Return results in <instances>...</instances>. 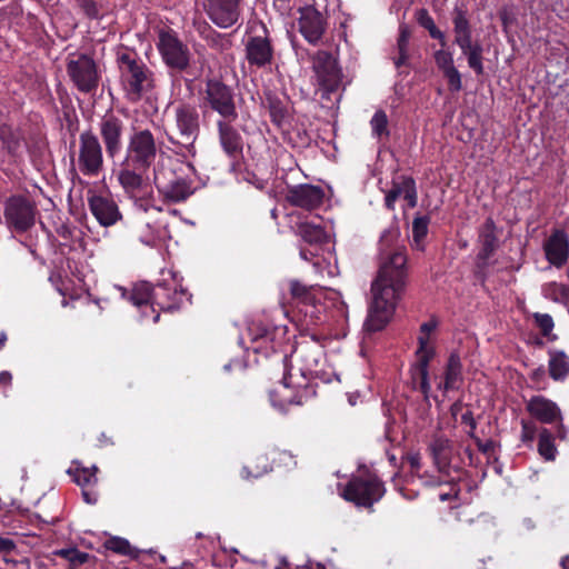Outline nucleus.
<instances>
[{
  "instance_id": "obj_1",
  "label": "nucleus",
  "mask_w": 569,
  "mask_h": 569,
  "mask_svg": "<svg viewBox=\"0 0 569 569\" xmlns=\"http://www.w3.org/2000/svg\"><path fill=\"white\" fill-rule=\"evenodd\" d=\"M399 237L397 226H390L380 237L382 263L371 284L372 299L363 325L367 332L380 331L388 325L406 287L407 256L398 243Z\"/></svg>"
},
{
  "instance_id": "obj_2",
  "label": "nucleus",
  "mask_w": 569,
  "mask_h": 569,
  "mask_svg": "<svg viewBox=\"0 0 569 569\" xmlns=\"http://www.w3.org/2000/svg\"><path fill=\"white\" fill-rule=\"evenodd\" d=\"M186 171H193L191 163H183L169 156L159 158L153 168V182L167 201L181 202L193 193L192 182Z\"/></svg>"
},
{
  "instance_id": "obj_3",
  "label": "nucleus",
  "mask_w": 569,
  "mask_h": 569,
  "mask_svg": "<svg viewBox=\"0 0 569 569\" xmlns=\"http://www.w3.org/2000/svg\"><path fill=\"white\" fill-rule=\"evenodd\" d=\"M120 82L126 98L138 102L153 88V73L137 52L121 49L117 53Z\"/></svg>"
},
{
  "instance_id": "obj_4",
  "label": "nucleus",
  "mask_w": 569,
  "mask_h": 569,
  "mask_svg": "<svg viewBox=\"0 0 569 569\" xmlns=\"http://www.w3.org/2000/svg\"><path fill=\"white\" fill-rule=\"evenodd\" d=\"M71 163L76 170L89 178L103 171V149L99 138L86 130L79 134L78 143L71 153Z\"/></svg>"
},
{
  "instance_id": "obj_5",
  "label": "nucleus",
  "mask_w": 569,
  "mask_h": 569,
  "mask_svg": "<svg viewBox=\"0 0 569 569\" xmlns=\"http://www.w3.org/2000/svg\"><path fill=\"white\" fill-rule=\"evenodd\" d=\"M176 136H169L172 144L180 146L184 157H194V142L200 132L199 112L194 106L180 103L174 108Z\"/></svg>"
},
{
  "instance_id": "obj_6",
  "label": "nucleus",
  "mask_w": 569,
  "mask_h": 569,
  "mask_svg": "<svg viewBox=\"0 0 569 569\" xmlns=\"http://www.w3.org/2000/svg\"><path fill=\"white\" fill-rule=\"evenodd\" d=\"M455 43L461 49L468 59V66L477 73H483L482 47L480 43L472 42L471 27L467 18V12L461 8H456L452 18Z\"/></svg>"
},
{
  "instance_id": "obj_7",
  "label": "nucleus",
  "mask_w": 569,
  "mask_h": 569,
  "mask_svg": "<svg viewBox=\"0 0 569 569\" xmlns=\"http://www.w3.org/2000/svg\"><path fill=\"white\" fill-rule=\"evenodd\" d=\"M157 157V143L152 132L148 129L133 132L128 141L124 164L147 171Z\"/></svg>"
},
{
  "instance_id": "obj_8",
  "label": "nucleus",
  "mask_w": 569,
  "mask_h": 569,
  "mask_svg": "<svg viewBox=\"0 0 569 569\" xmlns=\"http://www.w3.org/2000/svg\"><path fill=\"white\" fill-rule=\"evenodd\" d=\"M438 321L430 319L420 327V336L418 337L419 348L417 350V363L412 369V378L419 385V390L428 397L431 386L429 382V362L435 356V349L429 343L432 331L437 328Z\"/></svg>"
},
{
  "instance_id": "obj_9",
  "label": "nucleus",
  "mask_w": 569,
  "mask_h": 569,
  "mask_svg": "<svg viewBox=\"0 0 569 569\" xmlns=\"http://www.w3.org/2000/svg\"><path fill=\"white\" fill-rule=\"evenodd\" d=\"M385 495L383 483L373 475L352 478L343 489V498L357 506L371 507Z\"/></svg>"
},
{
  "instance_id": "obj_10",
  "label": "nucleus",
  "mask_w": 569,
  "mask_h": 569,
  "mask_svg": "<svg viewBox=\"0 0 569 569\" xmlns=\"http://www.w3.org/2000/svg\"><path fill=\"white\" fill-rule=\"evenodd\" d=\"M36 213V206L21 196L10 197L4 203V223L10 230L18 233L26 232L33 227Z\"/></svg>"
},
{
  "instance_id": "obj_11",
  "label": "nucleus",
  "mask_w": 569,
  "mask_h": 569,
  "mask_svg": "<svg viewBox=\"0 0 569 569\" xmlns=\"http://www.w3.org/2000/svg\"><path fill=\"white\" fill-rule=\"evenodd\" d=\"M203 101L221 117V120L238 118L232 90L221 81L214 79L207 81Z\"/></svg>"
},
{
  "instance_id": "obj_12",
  "label": "nucleus",
  "mask_w": 569,
  "mask_h": 569,
  "mask_svg": "<svg viewBox=\"0 0 569 569\" xmlns=\"http://www.w3.org/2000/svg\"><path fill=\"white\" fill-rule=\"evenodd\" d=\"M158 49L164 63L177 71L186 70L190 64L191 53L174 32L160 31Z\"/></svg>"
},
{
  "instance_id": "obj_13",
  "label": "nucleus",
  "mask_w": 569,
  "mask_h": 569,
  "mask_svg": "<svg viewBox=\"0 0 569 569\" xmlns=\"http://www.w3.org/2000/svg\"><path fill=\"white\" fill-rule=\"evenodd\" d=\"M98 130L108 158L114 159L123 148L124 121L114 113L108 112L100 119Z\"/></svg>"
},
{
  "instance_id": "obj_14",
  "label": "nucleus",
  "mask_w": 569,
  "mask_h": 569,
  "mask_svg": "<svg viewBox=\"0 0 569 569\" xmlns=\"http://www.w3.org/2000/svg\"><path fill=\"white\" fill-rule=\"evenodd\" d=\"M67 71L72 82L81 92L94 91L98 87L99 77L94 61L80 54L76 59H70L67 64Z\"/></svg>"
},
{
  "instance_id": "obj_15",
  "label": "nucleus",
  "mask_w": 569,
  "mask_h": 569,
  "mask_svg": "<svg viewBox=\"0 0 569 569\" xmlns=\"http://www.w3.org/2000/svg\"><path fill=\"white\" fill-rule=\"evenodd\" d=\"M313 71L320 88L330 93L341 83V72L333 56L327 51H318L313 57Z\"/></svg>"
},
{
  "instance_id": "obj_16",
  "label": "nucleus",
  "mask_w": 569,
  "mask_h": 569,
  "mask_svg": "<svg viewBox=\"0 0 569 569\" xmlns=\"http://www.w3.org/2000/svg\"><path fill=\"white\" fill-rule=\"evenodd\" d=\"M211 21L220 28H229L240 17V0H201Z\"/></svg>"
},
{
  "instance_id": "obj_17",
  "label": "nucleus",
  "mask_w": 569,
  "mask_h": 569,
  "mask_svg": "<svg viewBox=\"0 0 569 569\" xmlns=\"http://www.w3.org/2000/svg\"><path fill=\"white\" fill-rule=\"evenodd\" d=\"M323 357V348L315 339H302L297 342L291 358L301 365L300 371L305 376L312 373L319 367Z\"/></svg>"
},
{
  "instance_id": "obj_18",
  "label": "nucleus",
  "mask_w": 569,
  "mask_h": 569,
  "mask_svg": "<svg viewBox=\"0 0 569 569\" xmlns=\"http://www.w3.org/2000/svg\"><path fill=\"white\" fill-rule=\"evenodd\" d=\"M542 248L548 262L561 268L569 259V236L562 229H555L545 240Z\"/></svg>"
},
{
  "instance_id": "obj_19",
  "label": "nucleus",
  "mask_w": 569,
  "mask_h": 569,
  "mask_svg": "<svg viewBox=\"0 0 569 569\" xmlns=\"http://www.w3.org/2000/svg\"><path fill=\"white\" fill-rule=\"evenodd\" d=\"M263 36L249 37L246 43V59L250 66L263 68L272 62L273 48L263 29Z\"/></svg>"
},
{
  "instance_id": "obj_20",
  "label": "nucleus",
  "mask_w": 569,
  "mask_h": 569,
  "mask_svg": "<svg viewBox=\"0 0 569 569\" xmlns=\"http://www.w3.org/2000/svg\"><path fill=\"white\" fill-rule=\"evenodd\" d=\"M91 213L102 227H110L121 220L122 214L116 201L109 197L92 194L88 198Z\"/></svg>"
},
{
  "instance_id": "obj_21",
  "label": "nucleus",
  "mask_w": 569,
  "mask_h": 569,
  "mask_svg": "<svg viewBox=\"0 0 569 569\" xmlns=\"http://www.w3.org/2000/svg\"><path fill=\"white\" fill-rule=\"evenodd\" d=\"M326 30L323 16L316 9L308 7L301 11L299 31L311 44H317Z\"/></svg>"
},
{
  "instance_id": "obj_22",
  "label": "nucleus",
  "mask_w": 569,
  "mask_h": 569,
  "mask_svg": "<svg viewBox=\"0 0 569 569\" xmlns=\"http://www.w3.org/2000/svg\"><path fill=\"white\" fill-rule=\"evenodd\" d=\"M233 120H219L217 122L219 142L222 150L230 158H239L243 150V140L238 130L231 124Z\"/></svg>"
},
{
  "instance_id": "obj_23",
  "label": "nucleus",
  "mask_w": 569,
  "mask_h": 569,
  "mask_svg": "<svg viewBox=\"0 0 569 569\" xmlns=\"http://www.w3.org/2000/svg\"><path fill=\"white\" fill-rule=\"evenodd\" d=\"M287 198L291 204L311 210L322 203L323 191L317 186L301 184L291 189Z\"/></svg>"
},
{
  "instance_id": "obj_24",
  "label": "nucleus",
  "mask_w": 569,
  "mask_h": 569,
  "mask_svg": "<svg viewBox=\"0 0 569 569\" xmlns=\"http://www.w3.org/2000/svg\"><path fill=\"white\" fill-rule=\"evenodd\" d=\"M528 412L543 423H552L561 418L560 408L543 396H535L527 402Z\"/></svg>"
},
{
  "instance_id": "obj_25",
  "label": "nucleus",
  "mask_w": 569,
  "mask_h": 569,
  "mask_svg": "<svg viewBox=\"0 0 569 569\" xmlns=\"http://www.w3.org/2000/svg\"><path fill=\"white\" fill-rule=\"evenodd\" d=\"M436 466L440 471L445 470L453 455V442L441 433H436L429 445Z\"/></svg>"
},
{
  "instance_id": "obj_26",
  "label": "nucleus",
  "mask_w": 569,
  "mask_h": 569,
  "mask_svg": "<svg viewBox=\"0 0 569 569\" xmlns=\"http://www.w3.org/2000/svg\"><path fill=\"white\" fill-rule=\"evenodd\" d=\"M140 172L142 171L124 164V161L122 162L118 180L129 197H136L143 187V178Z\"/></svg>"
},
{
  "instance_id": "obj_27",
  "label": "nucleus",
  "mask_w": 569,
  "mask_h": 569,
  "mask_svg": "<svg viewBox=\"0 0 569 569\" xmlns=\"http://www.w3.org/2000/svg\"><path fill=\"white\" fill-rule=\"evenodd\" d=\"M166 290L162 284H158L156 291H152L148 282H140L133 287L129 299L137 307H147L149 303L153 305L154 301L158 302L162 296L161 291Z\"/></svg>"
},
{
  "instance_id": "obj_28",
  "label": "nucleus",
  "mask_w": 569,
  "mask_h": 569,
  "mask_svg": "<svg viewBox=\"0 0 569 569\" xmlns=\"http://www.w3.org/2000/svg\"><path fill=\"white\" fill-rule=\"evenodd\" d=\"M548 371L555 381H563L569 375V357L563 350L548 351Z\"/></svg>"
},
{
  "instance_id": "obj_29",
  "label": "nucleus",
  "mask_w": 569,
  "mask_h": 569,
  "mask_svg": "<svg viewBox=\"0 0 569 569\" xmlns=\"http://www.w3.org/2000/svg\"><path fill=\"white\" fill-rule=\"evenodd\" d=\"M462 382V363L458 353L450 355L446 370L445 380L439 387L445 391L455 390L460 387Z\"/></svg>"
},
{
  "instance_id": "obj_30",
  "label": "nucleus",
  "mask_w": 569,
  "mask_h": 569,
  "mask_svg": "<svg viewBox=\"0 0 569 569\" xmlns=\"http://www.w3.org/2000/svg\"><path fill=\"white\" fill-rule=\"evenodd\" d=\"M289 288L297 307H300L303 302H316L318 296L323 295L320 287L306 286L297 280H291Z\"/></svg>"
},
{
  "instance_id": "obj_31",
  "label": "nucleus",
  "mask_w": 569,
  "mask_h": 569,
  "mask_svg": "<svg viewBox=\"0 0 569 569\" xmlns=\"http://www.w3.org/2000/svg\"><path fill=\"white\" fill-rule=\"evenodd\" d=\"M495 223L491 219H487L481 228L479 239L481 243V250L479 258L488 259L497 248V237L495 234Z\"/></svg>"
},
{
  "instance_id": "obj_32",
  "label": "nucleus",
  "mask_w": 569,
  "mask_h": 569,
  "mask_svg": "<svg viewBox=\"0 0 569 569\" xmlns=\"http://www.w3.org/2000/svg\"><path fill=\"white\" fill-rule=\"evenodd\" d=\"M297 230L301 239L311 247L318 246L327 240V233L319 224L305 221L298 224Z\"/></svg>"
},
{
  "instance_id": "obj_33",
  "label": "nucleus",
  "mask_w": 569,
  "mask_h": 569,
  "mask_svg": "<svg viewBox=\"0 0 569 569\" xmlns=\"http://www.w3.org/2000/svg\"><path fill=\"white\" fill-rule=\"evenodd\" d=\"M410 30L406 24H401L399 27V36L397 39L396 52L392 57L393 63L396 68H400L401 66H406L409 60V40H410Z\"/></svg>"
},
{
  "instance_id": "obj_34",
  "label": "nucleus",
  "mask_w": 569,
  "mask_h": 569,
  "mask_svg": "<svg viewBox=\"0 0 569 569\" xmlns=\"http://www.w3.org/2000/svg\"><path fill=\"white\" fill-rule=\"evenodd\" d=\"M538 452L546 461H553L558 453L553 436L546 428L539 431Z\"/></svg>"
},
{
  "instance_id": "obj_35",
  "label": "nucleus",
  "mask_w": 569,
  "mask_h": 569,
  "mask_svg": "<svg viewBox=\"0 0 569 569\" xmlns=\"http://www.w3.org/2000/svg\"><path fill=\"white\" fill-rule=\"evenodd\" d=\"M0 139L11 156H17L20 152L22 148L21 136L10 126L4 124L0 127Z\"/></svg>"
},
{
  "instance_id": "obj_36",
  "label": "nucleus",
  "mask_w": 569,
  "mask_h": 569,
  "mask_svg": "<svg viewBox=\"0 0 569 569\" xmlns=\"http://www.w3.org/2000/svg\"><path fill=\"white\" fill-rule=\"evenodd\" d=\"M416 20L417 22L425 29L429 31V34L433 39H438L442 47L446 46V38L442 31H440L432 19V17L429 14L428 10L425 8L418 9L416 11Z\"/></svg>"
},
{
  "instance_id": "obj_37",
  "label": "nucleus",
  "mask_w": 569,
  "mask_h": 569,
  "mask_svg": "<svg viewBox=\"0 0 569 569\" xmlns=\"http://www.w3.org/2000/svg\"><path fill=\"white\" fill-rule=\"evenodd\" d=\"M167 290L161 291L162 296L161 299L158 300L157 305L161 307L164 311H172L179 307V305L182 302L183 297L187 296V292L182 289L177 290L173 289L172 292H169L170 290L162 284Z\"/></svg>"
},
{
  "instance_id": "obj_38",
  "label": "nucleus",
  "mask_w": 569,
  "mask_h": 569,
  "mask_svg": "<svg viewBox=\"0 0 569 569\" xmlns=\"http://www.w3.org/2000/svg\"><path fill=\"white\" fill-rule=\"evenodd\" d=\"M542 293L547 299L555 302L569 301V287L558 282H549L542 287Z\"/></svg>"
},
{
  "instance_id": "obj_39",
  "label": "nucleus",
  "mask_w": 569,
  "mask_h": 569,
  "mask_svg": "<svg viewBox=\"0 0 569 569\" xmlns=\"http://www.w3.org/2000/svg\"><path fill=\"white\" fill-rule=\"evenodd\" d=\"M429 218L418 217L412 222V241L416 249H423V240L428 233Z\"/></svg>"
},
{
  "instance_id": "obj_40",
  "label": "nucleus",
  "mask_w": 569,
  "mask_h": 569,
  "mask_svg": "<svg viewBox=\"0 0 569 569\" xmlns=\"http://www.w3.org/2000/svg\"><path fill=\"white\" fill-rule=\"evenodd\" d=\"M533 320L536 326L539 328L541 335L546 337L547 339L555 341L557 339V336L552 333L555 322L550 315L548 313H540L536 312L533 313Z\"/></svg>"
},
{
  "instance_id": "obj_41",
  "label": "nucleus",
  "mask_w": 569,
  "mask_h": 569,
  "mask_svg": "<svg viewBox=\"0 0 569 569\" xmlns=\"http://www.w3.org/2000/svg\"><path fill=\"white\" fill-rule=\"evenodd\" d=\"M372 134L377 138L388 137V117L385 111L378 110L370 120Z\"/></svg>"
},
{
  "instance_id": "obj_42",
  "label": "nucleus",
  "mask_w": 569,
  "mask_h": 569,
  "mask_svg": "<svg viewBox=\"0 0 569 569\" xmlns=\"http://www.w3.org/2000/svg\"><path fill=\"white\" fill-rule=\"evenodd\" d=\"M54 555L69 561L71 567L82 565L87 562L89 558V555L87 552L79 551L76 548L60 549L54 551Z\"/></svg>"
},
{
  "instance_id": "obj_43",
  "label": "nucleus",
  "mask_w": 569,
  "mask_h": 569,
  "mask_svg": "<svg viewBox=\"0 0 569 569\" xmlns=\"http://www.w3.org/2000/svg\"><path fill=\"white\" fill-rule=\"evenodd\" d=\"M321 297L318 296V300L316 302H303L299 308V311L305 315L306 318H309L311 321L320 320V315L325 310L321 303Z\"/></svg>"
},
{
  "instance_id": "obj_44",
  "label": "nucleus",
  "mask_w": 569,
  "mask_h": 569,
  "mask_svg": "<svg viewBox=\"0 0 569 569\" xmlns=\"http://www.w3.org/2000/svg\"><path fill=\"white\" fill-rule=\"evenodd\" d=\"M97 467L76 469L74 481L81 487L97 483L98 479L96 476Z\"/></svg>"
},
{
  "instance_id": "obj_45",
  "label": "nucleus",
  "mask_w": 569,
  "mask_h": 569,
  "mask_svg": "<svg viewBox=\"0 0 569 569\" xmlns=\"http://www.w3.org/2000/svg\"><path fill=\"white\" fill-rule=\"evenodd\" d=\"M106 548L124 556H131L132 555V548L128 540L119 537H113L106 541Z\"/></svg>"
},
{
  "instance_id": "obj_46",
  "label": "nucleus",
  "mask_w": 569,
  "mask_h": 569,
  "mask_svg": "<svg viewBox=\"0 0 569 569\" xmlns=\"http://www.w3.org/2000/svg\"><path fill=\"white\" fill-rule=\"evenodd\" d=\"M435 61L437 67L445 73L455 68L453 58L451 52L446 50H438L435 52Z\"/></svg>"
},
{
  "instance_id": "obj_47",
  "label": "nucleus",
  "mask_w": 569,
  "mask_h": 569,
  "mask_svg": "<svg viewBox=\"0 0 569 569\" xmlns=\"http://www.w3.org/2000/svg\"><path fill=\"white\" fill-rule=\"evenodd\" d=\"M443 76L448 80L450 90L459 91L461 89V76L459 71L456 69V67L445 72Z\"/></svg>"
},
{
  "instance_id": "obj_48",
  "label": "nucleus",
  "mask_w": 569,
  "mask_h": 569,
  "mask_svg": "<svg viewBox=\"0 0 569 569\" xmlns=\"http://www.w3.org/2000/svg\"><path fill=\"white\" fill-rule=\"evenodd\" d=\"M461 421L462 423L467 425V427L470 428V430L468 431V435L473 438L475 437V430H476V427H477V423H476V420L473 419V416H472V412L471 411H466L462 416H461Z\"/></svg>"
},
{
  "instance_id": "obj_49",
  "label": "nucleus",
  "mask_w": 569,
  "mask_h": 569,
  "mask_svg": "<svg viewBox=\"0 0 569 569\" xmlns=\"http://www.w3.org/2000/svg\"><path fill=\"white\" fill-rule=\"evenodd\" d=\"M535 427L526 421H522L521 439L522 441H532L535 438Z\"/></svg>"
},
{
  "instance_id": "obj_50",
  "label": "nucleus",
  "mask_w": 569,
  "mask_h": 569,
  "mask_svg": "<svg viewBox=\"0 0 569 569\" xmlns=\"http://www.w3.org/2000/svg\"><path fill=\"white\" fill-rule=\"evenodd\" d=\"M131 198L133 199L134 207L142 212H147L152 207L148 199L139 198L138 194Z\"/></svg>"
},
{
  "instance_id": "obj_51",
  "label": "nucleus",
  "mask_w": 569,
  "mask_h": 569,
  "mask_svg": "<svg viewBox=\"0 0 569 569\" xmlns=\"http://www.w3.org/2000/svg\"><path fill=\"white\" fill-rule=\"evenodd\" d=\"M400 189L399 188H393L389 191V193L386 196V206L389 208V209H392L393 208V203L395 201L397 200V198L400 196Z\"/></svg>"
},
{
  "instance_id": "obj_52",
  "label": "nucleus",
  "mask_w": 569,
  "mask_h": 569,
  "mask_svg": "<svg viewBox=\"0 0 569 569\" xmlns=\"http://www.w3.org/2000/svg\"><path fill=\"white\" fill-rule=\"evenodd\" d=\"M546 378V371L543 366H540L539 368L535 369L531 373V380L536 383H540Z\"/></svg>"
},
{
  "instance_id": "obj_53",
  "label": "nucleus",
  "mask_w": 569,
  "mask_h": 569,
  "mask_svg": "<svg viewBox=\"0 0 569 569\" xmlns=\"http://www.w3.org/2000/svg\"><path fill=\"white\" fill-rule=\"evenodd\" d=\"M16 545L12 540L0 536V551H10L14 549Z\"/></svg>"
},
{
  "instance_id": "obj_54",
  "label": "nucleus",
  "mask_w": 569,
  "mask_h": 569,
  "mask_svg": "<svg viewBox=\"0 0 569 569\" xmlns=\"http://www.w3.org/2000/svg\"><path fill=\"white\" fill-rule=\"evenodd\" d=\"M318 256V252H317V248L315 250H311V249H307V248H301L300 249V257L303 259V260H311L313 257H317Z\"/></svg>"
},
{
  "instance_id": "obj_55",
  "label": "nucleus",
  "mask_w": 569,
  "mask_h": 569,
  "mask_svg": "<svg viewBox=\"0 0 569 569\" xmlns=\"http://www.w3.org/2000/svg\"><path fill=\"white\" fill-rule=\"evenodd\" d=\"M12 376L8 371L0 372V388L8 387L11 383Z\"/></svg>"
},
{
  "instance_id": "obj_56",
  "label": "nucleus",
  "mask_w": 569,
  "mask_h": 569,
  "mask_svg": "<svg viewBox=\"0 0 569 569\" xmlns=\"http://www.w3.org/2000/svg\"><path fill=\"white\" fill-rule=\"evenodd\" d=\"M82 496H83L84 501L90 505L96 503L98 500L97 495L94 492H91L88 490H82Z\"/></svg>"
},
{
  "instance_id": "obj_57",
  "label": "nucleus",
  "mask_w": 569,
  "mask_h": 569,
  "mask_svg": "<svg viewBox=\"0 0 569 569\" xmlns=\"http://www.w3.org/2000/svg\"><path fill=\"white\" fill-rule=\"evenodd\" d=\"M410 184H411V188L406 191V196L405 197H406V199H408L410 206L413 207V206H416V193H415V190L412 188L413 182L410 181Z\"/></svg>"
},
{
  "instance_id": "obj_58",
  "label": "nucleus",
  "mask_w": 569,
  "mask_h": 569,
  "mask_svg": "<svg viewBox=\"0 0 569 569\" xmlns=\"http://www.w3.org/2000/svg\"><path fill=\"white\" fill-rule=\"evenodd\" d=\"M289 567V562L286 558H280L276 569H287Z\"/></svg>"
},
{
  "instance_id": "obj_59",
  "label": "nucleus",
  "mask_w": 569,
  "mask_h": 569,
  "mask_svg": "<svg viewBox=\"0 0 569 569\" xmlns=\"http://www.w3.org/2000/svg\"><path fill=\"white\" fill-rule=\"evenodd\" d=\"M140 240H141V242H143L144 244L150 246V244H152V243H153L154 238H153L152 236H148V237H146V238H140Z\"/></svg>"
},
{
  "instance_id": "obj_60",
  "label": "nucleus",
  "mask_w": 569,
  "mask_h": 569,
  "mask_svg": "<svg viewBox=\"0 0 569 569\" xmlns=\"http://www.w3.org/2000/svg\"><path fill=\"white\" fill-rule=\"evenodd\" d=\"M308 569H326V567L320 562H316V563H310L308 566Z\"/></svg>"
},
{
  "instance_id": "obj_61",
  "label": "nucleus",
  "mask_w": 569,
  "mask_h": 569,
  "mask_svg": "<svg viewBox=\"0 0 569 569\" xmlns=\"http://www.w3.org/2000/svg\"><path fill=\"white\" fill-rule=\"evenodd\" d=\"M558 436L561 438V439H565L566 438V430H565V427L563 426H560L559 430H558Z\"/></svg>"
},
{
  "instance_id": "obj_62",
  "label": "nucleus",
  "mask_w": 569,
  "mask_h": 569,
  "mask_svg": "<svg viewBox=\"0 0 569 569\" xmlns=\"http://www.w3.org/2000/svg\"><path fill=\"white\" fill-rule=\"evenodd\" d=\"M7 340V335L4 332L0 333V348L3 346V343Z\"/></svg>"
},
{
  "instance_id": "obj_63",
  "label": "nucleus",
  "mask_w": 569,
  "mask_h": 569,
  "mask_svg": "<svg viewBox=\"0 0 569 569\" xmlns=\"http://www.w3.org/2000/svg\"><path fill=\"white\" fill-rule=\"evenodd\" d=\"M411 466L412 467H418L419 466V458L418 457H412L411 458Z\"/></svg>"
},
{
  "instance_id": "obj_64",
  "label": "nucleus",
  "mask_w": 569,
  "mask_h": 569,
  "mask_svg": "<svg viewBox=\"0 0 569 569\" xmlns=\"http://www.w3.org/2000/svg\"><path fill=\"white\" fill-rule=\"evenodd\" d=\"M568 563H569V557L563 558L561 561V566L563 567V569H567Z\"/></svg>"
}]
</instances>
